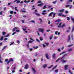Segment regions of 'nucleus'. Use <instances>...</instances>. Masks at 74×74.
I'll list each match as a JSON object with an SVG mask.
<instances>
[{
    "label": "nucleus",
    "instance_id": "f257e3e1",
    "mask_svg": "<svg viewBox=\"0 0 74 74\" xmlns=\"http://www.w3.org/2000/svg\"><path fill=\"white\" fill-rule=\"evenodd\" d=\"M67 54L66 53L64 54L63 57H62L61 58H59L56 61V62H58L59 60L60 59H62L63 58H64V57H65V56H67Z\"/></svg>",
    "mask_w": 74,
    "mask_h": 74
},
{
    "label": "nucleus",
    "instance_id": "f03ea898",
    "mask_svg": "<svg viewBox=\"0 0 74 74\" xmlns=\"http://www.w3.org/2000/svg\"><path fill=\"white\" fill-rule=\"evenodd\" d=\"M62 24V23H61L60 24H59V25L58 26V27H63L64 26H66V25H64V24H62V26H60V25H61Z\"/></svg>",
    "mask_w": 74,
    "mask_h": 74
},
{
    "label": "nucleus",
    "instance_id": "7ed1b4c3",
    "mask_svg": "<svg viewBox=\"0 0 74 74\" xmlns=\"http://www.w3.org/2000/svg\"><path fill=\"white\" fill-rule=\"evenodd\" d=\"M14 62V60H13V58H10V60H9L7 62V64H8L10 62Z\"/></svg>",
    "mask_w": 74,
    "mask_h": 74
},
{
    "label": "nucleus",
    "instance_id": "20e7f679",
    "mask_svg": "<svg viewBox=\"0 0 74 74\" xmlns=\"http://www.w3.org/2000/svg\"><path fill=\"white\" fill-rule=\"evenodd\" d=\"M38 30L40 32H41L42 33H44V29L43 28H38Z\"/></svg>",
    "mask_w": 74,
    "mask_h": 74
},
{
    "label": "nucleus",
    "instance_id": "39448f33",
    "mask_svg": "<svg viewBox=\"0 0 74 74\" xmlns=\"http://www.w3.org/2000/svg\"><path fill=\"white\" fill-rule=\"evenodd\" d=\"M65 7L66 8L69 7V8L71 9V8H72V5H65Z\"/></svg>",
    "mask_w": 74,
    "mask_h": 74
},
{
    "label": "nucleus",
    "instance_id": "423d86ee",
    "mask_svg": "<svg viewBox=\"0 0 74 74\" xmlns=\"http://www.w3.org/2000/svg\"><path fill=\"white\" fill-rule=\"evenodd\" d=\"M64 9H62L61 10H60L59 11V12H60V13H63V12H64Z\"/></svg>",
    "mask_w": 74,
    "mask_h": 74
},
{
    "label": "nucleus",
    "instance_id": "0eeeda50",
    "mask_svg": "<svg viewBox=\"0 0 74 74\" xmlns=\"http://www.w3.org/2000/svg\"><path fill=\"white\" fill-rule=\"evenodd\" d=\"M46 12V10H43L42 12V15H45L46 14H47V13H45Z\"/></svg>",
    "mask_w": 74,
    "mask_h": 74
},
{
    "label": "nucleus",
    "instance_id": "6e6552de",
    "mask_svg": "<svg viewBox=\"0 0 74 74\" xmlns=\"http://www.w3.org/2000/svg\"><path fill=\"white\" fill-rule=\"evenodd\" d=\"M45 56H46V57L47 59H49V58L48 54V53H46L45 55Z\"/></svg>",
    "mask_w": 74,
    "mask_h": 74
},
{
    "label": "nucleus",
    "instance_id": "1a4fd4ad",
    "mask_svg": "<svg viewBox=\"0 0 74 74\" xmlns=\"http://www.w3.org/2000/svg\"><path fill=\"white\" fill-rule=\"evenodd\" d=\"M52 57L54 59H56V54L55 53H53V54Z\"/></svg>",
    "mask_w": 74,
    "mask_h": 74
},
{
    "label": "nucleus",
    "instance_id": "9d476101",
    "mask_svg": "<svg viewBox=\"0 0 74 74\" xmlns=\"http://www.w3.org/2000/svg\"><path fill=\"white\" fill-rule=\"evenodd\" d=\"M27 65H28V64H26L25 65V66L24 67L25 69H28V66Z\"/></svg>",
    "mask_w": 74,
    "mask_h": 74
},
{
    "label": "nucleus",
    "instance_id": "9b49d317",
    "mask_svg": "<svg viewBox=\"0 0 74 74\" xmlns=\"http://www.w3.org/2000/svg\"><path fill=\"white\" fill-rule=\"evenodd\" d=\"M47 64H45L42 66V67L44 69H45V68H46L47 67Z\"/></svg>",
    "mask_w": 74,
    "mask_h": 74
},
{
    "label": "nucleus",
    "instance_id": "f8f14e48",
    "mask_svg": "<svg viewBox=\"0 0 74 74\" xmlns=\"http://www.w3.org/2000/svg\"><path fill=\"white\" fill-rule=\"evenodd\" d=\"M65 67V70H67V67H69V65H66L64 66Z\"/></svg>",
    "mask_w": 74,
    "mask_h": 74
},
{
    "label": "nucleus",
    "instance_id": "ddd939ff",
    "mask_svg": "<svg viewBox=\"0 0 74 74\" xmlns=\"http://www.w3.org/2000/svg\"><path fill=\"white\" fill-rule=\"evenodd\" d=\"M71 40V39L70 38V35H69L68 37V41L69 42V41H70V40Z\"/></svg>",
    "mask_w": 74,
    "mask_h": 74
},
{
    "label": "nucleus",
    "instance_id": "4468645a",
    "mask_svg": "<svg viewBox=\"0 0 74 74\" xmlns=\"http://www.w3.org/2000/svg\"><path fill=\"white\" fill-rule=\"evenodd\" d=\"M56 13H54L53 14V18H55V15H56Z\"/></svg>",
    "mask_w": 74,
    "mask_h": 74
},
{
    "label": "nucleus",
    "instance_id": "2eb2a0df",
    "mask_svg": "<svg viewBox=\"0 0 74 74\" xmlns=\"http://www.w3.org/2000/svg\"><path fill=\"white\" fill-rule=\"evenodd\" d=\"M9 12L11 15H12V14H14V12H13V11L12 10L10 11Z\"/></svg>",
    "mask_w": 74,
    "mask_h": 74
},
{
    "label": "nucleus",
    "instance_id": "dca6fc26",
    "mask_svg": "<svg viewBox=\"0 0 74 74\" xmlns=\"http://www.w3.org/2000/svg\"><path fill=\"white\" fill-rule=\"evenodd\" d=\"M61 62H63V63H66V60H63L62 59H61Z\"/></svg>",
    "mask_w": 74,
    "mask_h": 74
},
{
    "label": "nucleus",
    "instance_id": "f3484780",
    "mask_svg": "<svg viewBox=\"0 0 74 74\" xmlns=\"http://www.w3.org/2000/svg\"><path fill=\"white\" fill-rule=\"evenodd\" d=\"M7 46H4L3 48L2 49V51H3V50H4V49H5V48H7Z\"/></svg>",
    "mask_w": 74,
    "mask_h": 74
},
{
    "label": "nucleus",
    "instance_id": "a211bd4d",
    "mask_svg": "<svg viewBox=\"0 0 74 74\" xmlns=\"http://www.w3.org/2000/svg\"><path fill=\"white\" fill-rule=\"evenodd\" d=\"M32 71H33L34 72V73H36V70H35L34 68H32Z\"/></svg>",
    "mask_w": 74,
    "mask_h": 74
},
{
    "label": "nucleus",
    "instance_id": "6ab92c4d",
    "mask_svg": "<svg viewBox=\"0 0 74 74\" xmlns=\"http://www.w3.org/2000/svg\"><path fill=\"white\" fill-rule=\"evenodd\" d=\"M53 14V12H51L50 14H49V16H52V14Z\"/></svg>",
    "mask_w": 74,
    "mask_h": 74
},
{
    "label": "nucleus",
    "instance_id": "aec40b11",
    "mask_svg": "<svg viewBox=\"0 0 74 74\" xmlns=\"http://www.w3.org/2000/svg\"><path fill=\"white\" fill-rule=\"evenodd\" d=\"M18 1L17 2V3H20V1H19V0H16L14 1V2H16V1Z\"/></svg>",
    "mask_w": 74,
    "mask_h": 74
},
{
    "label": "nucleus",
    "instance_id": "412c9836",
    "mask_svg": "<svg viewBox=\"0 0 74 74\" xmlns=\"http://www.w3.org/2000/svg\"><path fill=\"white\" fill-rule=\"evenodd\" d=\"M56 67H57V66H55L53 67V68L52 69V70H54V69H56Z\"/></svg>",
    "mask_w": 74,
    "mask_h": 74
},
{
    "label": "nucleus",
    "instance_id": "4be33fe9",
    "mask_svg": "<svg viewBox=\"0 0 74 74\" xmlns=\"http://www.w3.org/2000/svg\"><path fill=\"white\" fill-rule=\"evenodd\" d=\"M42 5H43V3H42L41 4L38 5V6H41Z\"/></svg>",
    "mask_w": 74,
    "mask_h": 74
},
{
    "label": "nucleus",
    "instance_id": "5701e85b",
    "mask_svg": "<svg viewBox=\"0 0 74 74\" xmlns=\"http://www.w3.org/2000/svg\"><path fill=\"white\" fill-rule=\"evenodd\" d=\"M2 35H5V34H6V32H3L2 33Z\"/></svg>",
    "mask_w": 74,
    "mask_h": 74
},
{
    "label": "nucleus",
    "instance_id": "b1692460",
    "mask_svg": "<svg viewBox=\"0 0 74 74\" xmlns=\"http://www.w3.org/2000/svg\"><path fill=\"white\" fill-rule=\"evenodd\" d=\"M1 56H0V63H3V61H1Z\"/></svg>",
    "mask_w": 74,
    "mask_h": 74
},
{
    "label": "nucleus",
    "instance_id": "393cba45",
    "mask_svg": "<svg viewBox=\"0 0 74 74\" xmlns=\"http://www.w3.org/2000/svg\"><path fill=\"white\" fill-rule=\"evenodd\" d=\"M30 22H32V23H35V21L34 20H32L31 21H29Z\"/></svg>",
    "mask_w": 74,
    "mask_h": 74
},
{
    "label": "nucleus",
    "instance_id": "a878e982",
    "mask_svg": "<svg viewBox=\"0 0 74 74\" xmlns=\"http://www.w3.org/2000/svg\"><path fill=\"white\" fill-rule=\"evenodd\" d=\"M62 13H59V14H58V16H62Z\"/></svg>",
    "mask_w": 74,
    "mask_h": 74
},
{
    "label": "nucleus",
    "instance_id": "bb28decb",
    "mask_svg": "<svg viewBox=\"0 0 74 74\" xmlns=\"http://www.w3.org/2000/svg\"><path fill=\"white\" fill-rule=\"evenodd\" d=\"M60 20L58 19L56 21H55V22H60Z\"/></svg>",
    "mask_w": 74,
    "mask_h": 74
},
{
    "label": "nucleus",
    "instance_id": "cd10ccee",
    "mask_svg": "<svg viewBox=\"0 0 74 74\" xmlns=\"http://www.w3.org/2000/svg\"><path fill=\"white\" fill-rule=\"evenodd\" d=\"M16 8H17V7H15V8H14V10L16 11H17L18 12V11H19L18 10L16 9Z\"/></svg>",
    "mask_w": 74,
    "mask_h": 74
},
{
    "label": "nucleus",
    "instance_id": "c85d7f7f",
    "mask_svg": "<svg viewBox=\"0 0 74 74\" xmlns=\"http://www.w3.org/2000/svg\"><path fill=\"white\" fill-rule=\"evenodd\" d=\"M21 12H24V13H25V12H26V11L21 10Z\"/></svg>",
    "mask_w": 74,
    "mask_h": 74
},
{
    "label": "nucleus",
    "instance_id": "c756f323",
    "mask_svg": "<svg viewBox=\"0 0 74 74\" xmlns=\"http://www.w3.org/2000/svg\"><path fill=\"white\" fill-rule=\"evenodd\" d=\"M24 27H25V29L23 28V30H24V31H25V30H26V28H27V27L25 26H24Z\"/></svg>",
    "mask_w": 74,
    "mask_h": 74
},
{
    "label": "nucleus",
    "instance_id": "7c9ffc66",
    "mask_svg": "<svg viewBox=\"0 0 74 74\" xmlns=\"http://www.w3.org/2000/svg\"><path fill=\"white\" fill-rule=\"evenodd\" d=\"M47 8V7H46V5H45V6L43 7V9H45Z\"/></svg>",
    "mask_w": 74,
    "mask_h": 74
},
{
    "label": "nucleus",
    "instance_id": "2f4dec72",
    "mask_svg": "<svg viewBox=\"0 0 74 74\" xmlns=\"http://www.w3.org/2000/svg\"><path fill=\"white\" fill-rule=\"evenodd\" d=\"M53 38V36L52 35L49 38L50 39V40H51L52 39V38Z\"/></svg>",
    "mask_w": 74,
    "mask_h": 74
},
{
    "label": "nucleus",
    "instance_id": "473e14b6",
    "mask_svg": "<svg viewBox=\"0 0 74 74\" xmlns=\"http://www.w3.org/2000/svg\"><path fill=\"white\" fill-rule=\"evenodd\" d=\"M72 50V49H69L67 51L68 52H69L70 51H71Z\"/></svg>",
    "mask_w": 74,
    "mask_h": 74
},
{
    "label": "nucleus",
    "instance_id": "72a5a7b5",
    "mask_svg": "<svg viewBox=\"0 0 74 74\" xmlns=\"http://www.w3.org/2000/svg\"><path fill=\"white\" fill-rule=\"evenodd\" d=\"M74 25H73V27L72 28V32H73V31H74Z\"/></svg>",
    "mask_w": 74,
    "mask_h": 74
},
{
    "label": "nucleus",
    "instance_id": "f704fd0d",
    "mask_svg": "<svg viewBox=\"0 0 74 74\" xmlns=\"http://www.w3.org/2000/svg\"><path fill=\"white\" fill-rule=\"evenodd\" d=\"M35 14L36 15H37V16H40V14H38L37 13H35Z\"/></svg>",
    "mask_w": 74,
    "mask_h": 74
},
{
    "label": "nucleus",
    "instance_id": "c9c22d12",
    "mask_svg": "<svg viewBox=\"0 0 74 74\" xmlns=\"http://www.w3.org/2000/svg\"><path fill=\"white\" fill-rule=\"evenodd\" d=\"M3 36H2L1 38L0 39V40H1V41H3Z\"/></svg>",
    "mask_w": 74,
    "mask_h": 74
},
{
    "label": "nucleus",
    "instance_id": "e433bc0d",
    "mask_svg": "<svg viewBox=\"0 0 74 74\" xmlns=\"http://www.w3.org/2000/svg\"><path fill=\"white\" fill-rule=\"evenodd\" d=\"M58 71H59V70L58 69H56L55 70V72L56 73H58Z\"/></svg>",
    "mask_w": 74,
    "mask_h": 74
},
{
    "label": "nucleus",
    "instance_id": "4c0bfd02",
    "mask_svg": "<svg viewBox=\"0 0 74 74\" xmlns=\"http://www.w3.org/2000/svg\"><path fill=\"white\" fill-rule=\"evenodd\" d=\"M70 17H67V21H70Z\"/></svg>",
    "mask_w": 74,
    "mask_h": 74
},
{
    "label": "nucleus",
    "instance_id": "58836bf2",
    "mask_svg": "<svg viewBox=\"0 0 74 74\" xmlns=\"http://www.w3.org/2000/svg\"><path fill=\"white\" fill-rule=\"evenodd\" d=\"M33 42L32 41L29 40L28 42V43H32V42Z\"/></svg>",
    "mask_w": 74,
    "mask_h": 74
},
{
    "label": "nucleus",
    "instance_id": "ea45409f",
    "mask_svg": "<svg viewBox=\"0 0 74 74\" xmlns=\"http://www.w3.org/2000/svg\"><path fill=\"white\" fill-rule=\"evenodd\" d=\"M66 51H63V52H62L60 54V55H61L63 54V53H66Z\"/></svg>",
    "mask_w": 74,
    "mask_h": 74
},
{
    "label": "nucleus",
    "instance_id": "a19ab883",
    "mask_svg": "<svg viewBox=\"0 0 74 74\" xmlns=\"http://www.w3.org/2000/svg\"><path fill=\"white\" fill-rule=\"evenodd\" d=\"M36 41H37V42H40L39 40L38 39H36Z\"/></svg>",
    "mask_w": 74,
    "mask_h": 74
},
{
    "label": "nucleus",
    "instance_id": "79ce46f5",
    "mask_svg": "<svg viewBox=\"0 0 74 74\" xmlns=\"http://www.w3.org/2000/svg\"><path fill=\"white\" fill-rule=\"evenodd\" d=\"M8 39V38H6L4 39V40L7 41V40Z\"/></svg>",
    "mask_w": 74,
    "mask_h": 74
},
{
    "label": "nucleus",
    "instance_id": "37998d69",
    "mask_svg": "<svg viewBox=\"0 0 74 74\" xmlns=\"http://www.w3.org/2000/svg\"><path fill=\"white\" fill-rule=\"evenodd\" d=\"M71 19L72 21L73 22V23H74V18H71Z\"/></svg>",
    "mask_w": 74,
    "mask_h": 74
},
{
    "label": "nucleus",
    "instance_id": "c03bdc74",
    "mask_svg": "<svg viewBox=\"0 0 74 74\" xmlns=\"http://www.w3.org/2000/svg\"><path fill=\"white\" fill-rule=\"evenodd\" d=\"M69 73L71 74H73V73H71V72L70 71V69L69 71Z\"/></svg>",
    "mask_w": 74,
    "mask_h": 74
},
{
    "label": "nucleus",
    "instance_id": "a18cd8bd",
    "mask_svg": "<svg viewBox=\"0 0 74 74\" xmlns=\"http://www.w3.org/2000/svg\"><path fill=\"white\" fill-rule=\"evenodd\" d=\"M14 43V42H13L10 44V45H13V44Z\"/></svg>",
    "mask_w": 74,
    "mask_h": 74
},
{
    "label": "nucleus",
    "instance_id": "49530a36",
    "mask_svg": "<svg viewBox=\"0 0 74 74\" xmlns=\"http://www.w3.org/2000/svg\"><path fill=\"white\" fill-rule=\"evenodd\" d=\"M16 32H20V31H19V29H17L16 30Z\"/></svg>",
    "mask_w": 74,
    "mask_h": 74
},
{
    "label": "nucleus",
    "instance_id": "de8ad7c7",
    "mask_svg": "<svg viewBox=\"0 0 74 74\" xmlns=\"http://www.w3.org/2000/svg\"><path fill=\"white\" fill-rule=\"evenodd\" d=\"M40 40H41V41H42V40H43V39L41 37H40Z\"/></svg>",
    "mask_w": 74,
    "mask_h": 74
},
{
    "label": "nucleus",
    "instance_id": "09e8293b",
    "mask_svg": "<svg viewBox=\"0 0 74 74\" xmlns=\"http://www.w3.org/2000/svg\"><path fill=\"white\" fill-rule=\"evenodd\" d=\"M37 34L38 36H40V32L38 31H37Z\"/></svg>",
    "mask_w": 74,
    "mask_h": 74
},
{
    "label": "nucleus",
    "instance_id": "8fccbe9b",
    "mask_svg": "<svg viewBox=\"0 0 74 74\" xmlns=\"http://www.w3.org/2000/svg\"><path fill=\"white\" fill-rule=\"evenodd\" d=\"M9 36H10V34H7L6 36H5V37H8Z\"/></svg>",
    "mask_w": 74,
    "mask_h": 74
},
{
    "label": "nucleus",
    "instance_id": "3c124183",
    "mask_svg": "<svg viewBox=\"0 0 74 74\" xmlns=\"http://www.w3.org/2000/svg\"><path fill=\"white\" fill-rule=\"evenodd\" d=\"M29 38L30 40H32V41H34V40H33V39H32L31 38Z\"/></svg>",
    "mask_w": 74,
    "mask_h": 74
},
{
    "label": "nucleus",
    "instance_id": "603ef678",
    "mask_svg": "<svg viewBox=\"0 0 74 74\" xmlns=\"http://www.w3.org/2000/svg\"><path fill=\"white\" fill-rule=\"evenodd\" d=\"M16 32H14L12 34V35H14V34H16Z\"/></svg>",
    "mask_w": 74,
    "mask_h": 74
},
{
    "label": "nucleus",
    "instance_id": "864d4df0",
    "mask_svg": "<svg viewBox=\"0 0 74 74\" xmlns=\"http://www.w3.org/2000/svg\"><path fill=\"white\" fill-rule=\"evenodd\" d=\"M53 66V65H51L49 67H48V69H51V67H52Z\"/></svg>",
    "mask_w": 74,
    "mask_h": 74
},
{
    "label": "nucleus",
    "instance_id": "5fc2aeb1",
    "mask_svg": "<svg viewBox=\"0 0 74 74\" xmlns=\"http://www.w3.org/2000/svg\"><path fill=\"white\" fill-rule=\"evenodd\" d=\"M56 1H53V4H56Z\"/></svg>",
    "mask_w": 74,
    "mask_h": 74
},
{
    "label": "nucleus",
    "instance_id": "6e6d98bb",
    "mask_svg": "<svg viewBox=\"0 0 74 74\" xmlns=\"http://www.w3.org/2000/svg\"><path fill=\"white\" fill-rule=\"evenodd\" d=\"M14 29L15 30H16V29H18V27H15L14 28Z\"/></svg>",
    "mask_w": 74,
    "mask_h": 74
},
{
    "label": "nucleus",
    "instance_id": "4d7b16f0",
    "mask_svg": "<svg viewBox=\"0 0 74 74\" xmlns=\"http://www.w3.org/2000/svg\"><path fill=\"white\" fill-rule=\"evenodd\" d=\"M58 52H60V49H58Z\"/></svg>",
    "mask_w": 74,
    "mask_h": 74
},
{
    "label": "nucleus",
    "instance_id": "13d9d810",
    "mask_svg": "<svg viewBox=\"0 0 74 74\" xmlns=\"http://www.w3.org/2000/svg\"><path fill=\"white\" fill-rule=\"evenodd\" d=\"M17 42L18 44H19V43H20V41H19V40H18L17 41Z\"/></svg>",
    "mask_w": 74,
    "mask_h": 74
},
{
    "label": "nucleus",
    "instance_id": "bf43d9fd",
    "mask_svg": "<svg viewBox=\"0 0 74 74\" xmlns=\"http://www.w3.org/2000/svg\"><path fill=\"white\" fill-rule=\"evenodd\" d=\"M2 12H3V11H1V12H0V15H2Z\"/></svg>",
    "mask_w": 74,
    "mask_h": 74
},
{
    "label": "nucleus",
    "instance_id": "052dcab7",
    "mask_svg": "<svg viewBox=\"0 0 74 74\" xmlns=\"http://www.w3.org/2000/svg\"><path fill=\"white\" fill-rule=\"evenodd\" d=\"M41 3V1H39L38 2V3Z\"/></svg>",
    "mask_w": 74,
    "mask_h": 74
},
{
    "label": "nucleus",
    "instance_id": "680f3d73",
    "mask_svg": "<svg viewBox=\"0 0 74 74\" xmlns=\"http://www.w3.org/2000/svg\"><path fill=\"white\" fill-rule=\"evenodd\" d=\"M5 62H8V59H5Z\"/></svg>",
    "mask_w": 74,
    "mask_h": 74
},
{
    "label": "nucleus",
    "instance_id": "e2e57ef3",
    "mask_svg": "<svg viewBox=\"0 0 74 74\" xmlns=\"http://www.w3.org/2000/svg\"><path fill=\"white\" fill-rule=\"evenodd\" d=\"M55 34H56V35H57V34H58V32L57 31H56L55 32Z\"/></svg>",
    "mask_w": 74,
    "mask_h": 74
},
{
    "label": "nucleus",
    "instance_id": "0e129e2a",
    "mask_svg": "<svg viewBox=\"0 0 74 74\" xmlns=\"http://www.w3.org/2000/svg\"><path fill=\"white\" fill-rule=\"evenodd\" d=\"M62 16H64V17H66V15H64L63 14L62 15Z\"/></svg>",
    "mask_w": 74,
    "mask_h": 74
},
{
    "label": "nucleus",
    "instance_id": "69168bd1",
    "mask_svg": "<svg viewBox=\"0 0 74 74\" xmlns=\"http://www.w3.org/2000/svg\"><path fill=\"white\" fill-rule=\"evenodd\" d=\"M65 12L66 14H67L68 13V12L67 11H65Z\"/></svg>",
    "mask_w": 74,
    "mask_h": 74
},
{
    "label": "nucleus",
    "instance_id": "338daca9",
    "mask_svg": "<svg viewBox=\"0 0 74 74\" xmlns=\"http://www.w3.org/2000/svg\"><path fill=\"white\" fill-rule=\"evenodd\" d=\"M43 48H45V45L44 44L43 45Z\"/></svg>",
    "mask_w": 74,
    "mask_h": 74
},
{
    "label": "nucleus",
    "instance_id": "774afa93",
    "mask_svg": "<svg viewBox=\"0 0 74 74\" xmlns=\"http://www.w3.org/2000/svg\"><path fill=\"white\" fill-rule=\"evenodd\" d=\"M15 29L14 28H13L12 29V31L13 32H15Z\"/></svg>",
    "mask_w": 74,
    "mask_h": 74
}]
</instances>
